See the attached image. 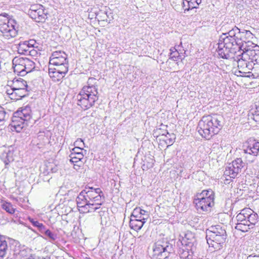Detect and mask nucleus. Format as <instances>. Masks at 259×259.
<instances>
[{"label": "nucleus", "mask_w": 259, "mask_h": 259, "mask_svg": "<svg viewBox=\"0 0 259 259\" xmlns=\"http://www.w3.org/2000/svg\"><path fill=\"white\" fill-rule=\"evenodd\" d=\"M222 120V117L217 114L203 116L198 122V132L202 138L209 140L223 127Z\"/></svg>", "instance_id": "f257e3e1"}, {"label": "nucleus", "mask_w": 259, "mask_h": 259, "mask_svg": "<svg viewBox=\"0 0 259 259\" xmlns=\"http://www.w3.org/2000/svg\"><path fill=\"white\" fill-rule=\"evenodd\" d=\"M258 50L259 49H248L237 51V54L233 59L237 64L238 72L235 71L237 76H243L250 72V70L252 69L253 63L259 56V54H257Z\"/></svg>", "instance_id": "f03ea898"}, {"label": "nucleus", "mask_w": 259, "mask_h": 259, "mask_svg": "<svg viewBox=\"0 0 259 259\" xmlns=\"http://www.w3.org/2000/svg\"><path fill=\"white\" fill-rule=\"evenodd\" d=\"M93 80H95V79L89 78L88 85H84L76 96V104L84 110L93 107L99 99L97 87L90 83Z\"/></svg>", "instance_id": "7ed1b4c3"}, {"label": "nucleus", "mask_w": 259, "mask_h": 259, "mask_svg": "<svg viewBox=\"0 0 259 259\" xmlns=\"http://www.w3.org/2000/svg\"><path fill=\"white\" fill-rule=\"evenodd\" d=\"M230 38L235 40L234 44L241 47L240 50H246L248 49H253V48L257 49L259 47L255 45L251 41L253 38V34L249 30H243L241 31L237 27L227 32Z\"/></svg>", "instance_id": "20e7f679"}, {"label": "nucleus", "mask_w": 259, "mask_h": 259, "mask_svg": "<svg viewBox=\"0 0 259 259\" xmlns=\"http://www.w3.org/2000/svg\"><path fill=\"white\" fill-rule=\"evenodd\" d=\"M234 42L235 40L230 38L227 33H223L220 36L217 49L220 57L227 59H233L235 57L241 47L234 44Z\"/></svg>", "instance_id": "39448f33"}, {"label": "nucleus", "mask_w": 259, "mask_h": 259, "mask_svg": "<svg viewBox=\"0 0 259 259\" xmlns=\"http://www.w3.org/2000/svg\"><path fill=\"white\" fill-rule=\"evenodd\" d=\"M0 32L7 39L14 38L18 34L17 22L6 13L0 14Z\"/></svg>", "instance_id": "423d86ee"}, {"label": "nucleus", "mask_w": 259, "mask_h": 259, "mask_svg": "<svg viewBox=\"0 0 259 259\" xmlns=\"http://www.w3.org/2000/svg\"><path fill=\"white\" fill-rule=\"evenodd\" d=\"M14 71L20 76H24L35 68L34 63L30 59L23 57H15L13 60Z\"/></svg>", "instance_id": "0eeeda50"}, {"label": "nucleus", "mask_w": 259, "mask_h": 259, "mask_svg": "<svg viewBox=\"0 0 259 259\" xmlns=\"http://www.w3.org/2000/svg\"><path fill=\"white\" fill-rule=\"evenodd\" d=\"M101 194L102 191L100 188H90L88 190L82 191L78 196V198L79 200H85L90 203H102Z\"/></svg>", "instance_id": "6e6552de"}, {"label": "nucleus", "mask_w": 259, "mask_h": 259, "mask_svg": "<svg viewBox=\"0 0 259 259\" xmlns=\"http://www.w3.org/2000/svg\"><path fill=\"white\" fill-rule=\"evenodd\" d=\"M243 153L249 162H253L259 152V142L254 139H250L243 145Z\"/></svg>", "instance_id": "1a4fd4ad"}, {"label": "nucleus", "mask_w": 259, "mask_h": 259, "mask_svg": "<svg viewBox=\"0 0 259 259\" xmlns=\"http://www.w3.org/2000/svg\"><path fill=\"white\" fill-rule=\"evenodd\" d=\"M28 13L30 17L37 22H44L48 18L47 11L40 4L31 5Z\"/></svg>", "instance_id": "9d476101"}, {"label": "nucleus", "mask_w": 259, "mask_h": 259, "mask_svg": "<svg viewBox=\"0 0 259 259\" xmlns=\"http://www.w3.org/2000/svg\"><path fill=\"white\" fill-rule=\"evenodd\" d=\"M247 214L246 217L247 223L241 224L237 227V230L243 232H247L249 229H252L258 222V215L249 208H247Z\"/></svg>", "instance_id": "9b49d317"}, {"label": "nucleus", "mask_w": 259, "mask_h": 259, "mask_svg": "<svg viewBox=\"0 0 259 259\" xmlns=\"http://www.w3.org/2000/svg\"><path fill=\"white\" fill-rule=\"evenodd\" d=\"M226 234L224 235H215L210 232V235H206V239L207 243L209 245V248H212L214 250H220L223 244L225 243L226 239ZM211 251H213L211 250Z\"/></svg>", "instance_id": "f8f14e48"}, {"label": "nucleus", "mask_w": 259, "mask_h": 259, "mask_svg": "<svg viewBox=\"0 0 259 259\" xmlns=\"http://www.w3.org/2000/svg\"><path fill=\"white\" fill-rule=\"evenodd\" d=\"M243 167V162L241 158H237L228 164L224 171V175L230 178H235Z\"/></svg>", "instance_id": "ddd939ff"}, {"label": "nucleus", "mask_w": 259, "mask_h": 259, "mask_svg": "<svg viewBox=\"0 0 259 259\" xmlns=\"http://www.w3.org/2000/svg\"><path fill=\"white\" fill-rule=\"evenodd\" d=\"M67 55L63 51H57L53 52L50 58V63L56 67L62 68L67 66Z\"/></svg>", "instance_id": "4468645a"}, {"label": "nucleus", "mask_w": 259, "mask_h": 259, "mask_svg": "<svg viewBox=\"0 0 259 259\" xmlns=\"http://www.w3.org/2000/svg\"><path fill=\"white\" fill-rule=\"evenodd\" d=\"M196 208L199 211H208L214 205V201L211 197L201 198L197 197L194 201Z\"/></svg>", "instance_id": "2eb2a0df"}, {"label": "nucleus", "mask_w": 259, "mask_h": 259, "mask_svg": "<svg viewBox=\"0 0 259 259\" xmlns=\"http://www.w3.org/2000/svg\"><path fill=\"white\" fill-rule=\"evenodd\" d=\"M68 70V66H63L62 68H51L49 69V74L53 81L58 82L62 80Z\"/></svg>", "instance_id": "dca6fc26"}, {"label": "nucleus", "mask_w": 259, "mask_h": 259, "mask_svg": "<svg viewBox=\"0 0 259 259\" xmlns=\"http://www.w3.org/2000/svg\"><path fill=\"white\" fill-rule=\"evenodd\" d=\"M6 93L11 100L17 101L28 95V90L8 88L6 90Z\"/></svg>", "instance_id": "f3484780"}, {"label": "nucleus", "mask_w": 259, "mask_h": 259, "mask_svg": "<svg viewBox=\"0 0 259 259\" xmlns=\"http://www.w3.org/2000/svg\"><path fill=\"white\" fill-rule=\"evenodd\" d=\"M25 121L19 118L16 114H14L10 124L11 130L16 132H20L24 126Z\"/></svg>", "instance_id": "a211bd4d"}, {"label": "nucleus", "mask_w": 259, "mask_h": 259, "mask_svg": "<svg viewBox=\"0 0 259 259\" xmlns=\"http://www.w3.org/2000/svg\"><path fill=\"white\" fill-rule=\"evenodd\" d=\"M195 249L193 245L191 247L184 246V248L180 250V257L183 259H192Z\"/></svg>", "instance_id": "6ab92c4d"}, {"label": "nucleus", "mask_w": 259, "mask_h": 259, "mask_svg": "<svg viewBox=\"0 0 259 259\" xmlns=\"http://www.w3.org/2000/svg\"><path fill=\"white\" fill-rule=\"evenodd\" d=\"M180 2L183 4L185 11H189L196 8L201 3V0H180Z\"/></svg>", "instance_id": "aec40b11"}, {"label": "nucleus", "mask_w": 259, "mask_h": 259, "mask_svg": "<svg viewBox=\"0 0 259 259\" xmlns=\"http://www.w3.org/2000/svg\"><path fill=\"white\" fill-rule=\"evenodd\" d=\"M9 88L13 89L28 90L27 82L22 78H15Z\"/></svg>", "instance_id": "412c9836"}, {"label": "nucleus", "mask_w": 259, "mask_h": 259, "mask_svg": "<svg viewBox=\"0 0 259 259\" xmlns=\"http://www.w3.org/2000/svg\"><path fill=\"white\" fill-rule=\"evenodd\" d=\"M182 239L181 243L183 245L186 246L188 247H191V246L194 245V242L195 241V238L194 235L191 232H188L184 234V236H182Z\"/></svg>", "instance_id": "4be33fe9"}, {"label": "nucleus", "mask_w": 259, "mask_h": 259, "mask_svg": "<svg viewBox=\"0 0 259 259\" xmlns=\"http://www.w3.org/2000/svg\"><path fill=\"white\" fill-rule=\"evenodd\" d=\"M14 114L21 119H24L25 121H28L31 117V110L29 108L27 107L19 110Z\"/></svg>", "instance_id": "5701e85b"}, {"label": "nucleus", "mask_w": 259, "mask_h": 259, "mask_svg": "<svg viewBox=\"0 0 259 259\" xmlns=\"http://www.w3.org/2000/svg\"><path fill=\"white\" fill-rule=\"evenodd\" d=\"M210 232L216 235L220 234L224 235L226 234L225 229L221 225L211 226L206 230V235H210Z\"/></svg>", "instance_id": "b1692460"}, {"label": "nucleus", "mask_w": 259, "mask_h": 259, "mask_svg": "<svg viewBox=\"0 0 259 259\" xmlns=\"http://www.w3.org/2000/svg\"><path fill=\"white\" fill-rule=\"evenodd\" d=\"M146 211L142 209L140 207H136L133 211L130 219L140 220L142 221H145V219L144 217Z\"/></svg>", "instance_id": "393cba45"}, {"label": "nucleus", "mask_w": 259, "mask_h": 259, "mask_svg": "<svg viewBox=\"0 0 259 259\" xmlns=\"http://www.w3.org/2000/svg\"><path fill=\"white\" fill-rule=\"evenodd\" d=\"M1 204L3 209L10 214H14L16 211V208H15L13 204L9 201L1 200Z\"/></svg>", "instance_id": "a878e982"}, {"label": "nucleus", "mask_w": 259, "mask_h": 259, "mask_svg": "<svg viewBox=\"0 0 259 259\" xmlns=\"http://www.w3.org/2000/svg\"><path fill=\"white\" fill-rule=\"evenodd\" d=\"M247 208H245L242 209L240 213H239L237 216L236 217V219L237 220V224L235 226V229H237V227L239 225H241V224H245L247 223L246 222V217L248 215L247 214Z\"/></svg>", "instance_id": "bb28decb"}, {"label": "nucleus", "mask_w": 259, "mask_h": 259, "mask_svg": "<svg viewBox=\"0 0 259 259\" xmlns=\"http://www.w3.org/2000/svg\"><path fill=\"white\" fill-rule=\"evenodd\" d=\"M77 207L79 211L81 213H89V202L83 200H79L77 198Z\"/></svg>", "instance_id": "cd10ccee"}, {"label": "nucleus", "mask_w": 259, "mask_h": 259, "mask_svg": "<svg viewBox=\"0 0 259 259\" xmlns=\"http://www.w3.org/2000/svg\"><path fill=\"white\" fill-rule=\"evenodd\" d=\"M165 246L163 245V256H165L163 259H172L174 256L172 245L166 242Z\"/></svg>", "instance_id": "c85d7f7f"}, {"label": "nucleus", "mask_w": 259, "mask_h": 259, "mask_svg": "<svg viewBox=\"0 0 259 259\" xmlns=\"http://www.w3.org/2000/svg\"><path fill=\"white\" fill-rule=\"evenodd\" d=\"M145 223V221L130 219V227L132 229L138 231L142 228Z\"/></svg>", "instance_id": "c756f323"}, {"label": "nucleus", "mask_w": 259, "mask_h": 259, "mask_svg": "<svg viewBox=\"0 0 259 259\" xmlns=\"http://www.w3.org/2000/svg\"><path fill=\"white\" fill-rule=\"evenodd\" d=\"M162 253V244L160 241L156 242L153 248V257L154 259H161L158 257Z\"/></svg>", "instance_id": "7c9ffc66"}, {"label": "nucleus", "mask_w": 259, "mask_h": 259, "mask_svg": "<svg viewBox=\"0 0 259 259\" xmlns=\"http://www.w3.org/2000/svg\"><path fill=\"white\" fill-rule=\"evenodd\" d=\"M7 242L5 237L0 235V259H3L6 254Z\"/></svg>", "instance_id": "2f4dec72"}, {"label": "nucleus", "mask_w": 259, "mask_h": 259, "mask_svg": "<svg viewBox=\"0 0 259 259\" xmlns=\"http://www.w3.org/2000/svg\"><path fill=\"white\" fill-rule=\"evenodd\" d=\"M165 133L166 134L163 132V141L164 142L165 144L167 145V147H168L172 144L175 136L173 134H170L167 132Z\"/></svg>", "instance_id": "473e14b6"}, {"label": "nucleus", "mask_w": 259, "mask_h": 259, "mask_svg": "<svg viewBox=\"0 0 259 259\" xmlns=\"http://www.w3.org/2000/svg\"><path fill=\"white\" fill-rule=\"evenodd\" d=\"M17 49L18 53L21 54H25L28 52L31 53L33 51V50H29V47H28L25 41L20 42L18 45Z\"/></svg>", "instance_id": "72a5a7b5"}, {"label": "nucleus", "mask_w": 259, "mask_h": 259, "mask_svg": "<svg viewBox=\"0 0 259 259\" xmlns=\"http://www.w3.org/2000/svg\"><path fill=\"white\" fill-rule=\"evenodd\" d=\"M170 51L171 52L169 54V58L170 59L175 61H177L179 59H182L180 53L175 48L171 49Z\"/></svg>", "instance_id": "f704fd0d"}, {"label": "nucleus", "mask_w": 259, "mask_h": 259, "mask_svg": "<svg viewBox=\"0 0 259 259\" xmlns=\"http://www.w3.org/2000/svg\"><path fill=\"white\" fill-rule=\"evenodd\" d=\"M197 197L201 198H207L210 197H211L213 201H214V194L211 190H203L201 193L198 194Z\"/></svg>", "instance_id": "c9c22d12"}, {"label": "nucleus", "mask_w": 259, "mask_h": 259, "mask_svg": "<svg viewBox=\"0 0 259 259\" xmlns=\"http://www.w3.org/2000/svg\"><path fill=\"white\" fill-rule=\"evenodd\" d=\"M28 220L33 226L37 227L39 230H43L45 229V226L42 223H39L37 221H35L33 219L30 217H28Z\"/></svg>", "instance_id": "e433bc0d"}, {"label": "nucleus", "mask_w": 259, "mask_h": 259, "mask_svg": "<svg viewBox=\"0 0 259 259\" xmlns=\"http://www.w3.org/2000/svg\"><path fill=\"white\" fill-rule=\"evenodd\" d=\"M70 157L71 162H76L78 160H83L84 155L83 153L70 154Z\"/></svg>", "instance_id": "4c0bfd02"}, {"label": "nucleus", "mask_w": 259, "mask_h": 259, "mask_svg": "<svg viewBox=\"0 0 259 259\" xmlns=\"http://www.w3.org/2000/svg\"><path fill=\"white\" fill-rule=\"evenodd\" d=\"M73 164L74 168L77 171H80L83 169L84 162L83 160L77 161L76 162H72Z\"/></svg>", "instance_id": "58836bf2"}, {"label": "nucleus", "mask_w": 259, "mask_h": 259, "mask_svg": "<svg viewBox=\"0 0 259 259\" xmlns=\"http://www.w3.org/2000/svg\"><path fill=\"white\" fill-rule=\"evenodd\" d=\"M102 203H90L89 202V211L90 212H94L97 209L100 208Z\"/></svg>", "instance_id": "ea45409f"}, {"label": "nucleus", "mask_w": 259, "mask_h": 259, "mask_svg": "<svg viewBox=\"0 0 259 259\" xmlns=\"http://www.w3.org/2000/svg\"><path fill=\"white\" fill-rule=\"evenodd\" d=\"M27 44L28 45L29 48H33L36 47L37 45V43L34 39H30L28 41H25Z\"/></svg>", "instance_id": "a19ab883"}, {"label": "nucleus", "mask_w": 259, "mask_h": 259, "mask_svg": "<svg viewBox=\"0 0 259 259\" xmlns=\"http://www.w3.org/2000/svg\"><path fill=\"white\" fill-rule=\"evenodd\" d=\"M45 234L53 240H55L56 239V235L50 230H47L45 232Z\"/></svg>", "instance_id": "79ce46f5"}, {"label": "nucleus", "mask_w": 259, "mask_h": 259, "mask_svg": "<svg viewBox=\"0 0 259 259\" xmlns=\"http://www.w3.org/2000/svg\"><path fill=\"white\" fill-rule=\"evenodd\" d=\"M6 113L4 109L0 106V122L3 121L5 120Z\"/></svg>", "instance_id": "37998d69"}, {"label": "nucleus", "mask_w": 259, "mask_h": 259, "mask_svg": "<svg viewBox=\"0 0 259 259\" xmlns=\"http://www.w3.org/2000/svg\"><path fill=\"white\" fill-rule=\"evenodd\" d=\"M83 148L75 147L71 150V154H79L82 153Z\"/></svg>", "instance_id": "c03bdc74"}, {"label": "nucleus", "mask_w": 259, "mask_h": 259, "mask_svg": "<svg viewBox=\"0 0 259 259\" xmlns=\"http://www.w3.org/2000/svg\"><path fill=\"white\" fill-rule=\"evenodd\" d=\"M253 119L256 122H259V111L256 112L253 115Z\"/></svg>", "instance_id": "a18cd8bd"}, {"label": "nucleus", "mask_w": 259, "mask_h": 259, "mask_svg": "<svg viewBox=\"0 0 259 259\" xmlns=\"http://www.w3.org/2000/svg\"><path fill=\"white\" fill-rule=\"evenodd\" d=\"M247 259H259V256L250 255L248 256Z\"/></svg>", "instance_id": "49530a36"}, {"label": "nucleus", "mask_w": 259, "mask_h": 259, "mask_svg": "<svg viewBox=\"0 0 259 259\" xmlns=\"http://www.w3.org/2000/svg\"><path fill=\"white\" fill-rule=\"evenodd\" d=\"M78 142H82V140L80 139L79 140H77L75 142V144H76V143H77Z\"/></svg>", "instance_id": "de8ad7c7"}, {"label": "nucleus", "mask_w": 259, "mask_h": 259, "mask_svg": "<svg viewBox=\"0 0 259 259\" xmlns=\"http://www.w3.org/2000/svg\"><path fill=\"white\" fill-rule=\"evenodd\" d=\"M85 259H92V258H90V257H86Z\"/></svg>", "instance_id": "09e8293b"}]
</instances>
